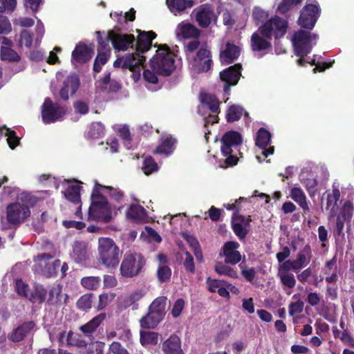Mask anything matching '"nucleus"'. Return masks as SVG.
Segmentation results:
<instances>
[{
    "label": "nucleus",
    "instance_id": "nucleus-1",
    "mask_svg": "<svg viewBox=\"0 0 354 354\" xmlns=\"http://www.w3.org/2000/svg\"><path fill=\"white\" fill-rule=\"evenodd\" d=\"M92 203L88 209V219L109 223L112 218V212L106 198L100 190L94 187L91 194Z\"/></svg>",
    "mask_w": 354,
    "mask_h": 354
},
{
    "label": "nucleus",
    "instance_id": "nucleus-2",
    "mask_svg": "<svg viewBox=\"0 0 354 354\" xmlns=\"http://www.w3.org/2000/svg\"><path fill=\"white\" fill-rule=\"evenodd\" d=\"M98 259L107 268H115L119 262L121 252L114 241L108 237L98 239Z\"/></svg>",
    "mask_w": 354,
    "mask_h": 354
},
{
    "label": "nucleus",
    "instance_id": "nucleus-3",
    "mask_svg": "<svg viewBox=\"0 0 354 354\" xmlns=\"http://www.w3.org/2000/svg\"><path fill=\"white\" fill-rule=\"evenodd\" d=\"M149 63L151 68L162 76L170 75L176 68L174 55L166 45L156 50V54Z\"/></svg>",
    "mask_w": 354,
    "mask_h": 354
},
{
    "label": "nucleus",
    "instance_id": "nucleus-4",
    "mask_svg": "<svg viewBox=\"0 0 354 354\" xmlns=\"http://www.w3.org/2000/svg\"><path fill=\"white\" fill-rule=\"evenodd\" d=\"M167 298L159 297L155 299L149 307L148 313L140 320L143 328H154L163 319L166 314Z\"/></svg>",
    "mask_w": 354,
    "mask_h": 354
},
{
    "label": "nucleus",
    "instance_id": "nucleus-5",
    "mask_svg": "<svg viewBox=\"0 0 354 354\" xmlns=\"http://www.w3.org/2000/svg\"><path fill=\"white\" fill-rule=\"evenodd\" d=\"M318 35L307 30H299L295 32L291 41L295 53L298 57H304L309 54L315 45Z\"/></svg>",
    "mask_w": 354,
    "mask_h": 354
},
{
    "label": "nucleus",
    "instance_id": "nucleus-6",
    "mask_svg": "<svg viewBox=\"0 0 354 354\" xmlns=\"http://www.w3.org/2000/svg\"><path fill=\"white\" fill-rule=\"evenodd\" d=\"M145 265V259L141 254L127 253L120 265V274L127 278L136 277L140 273Z\"/></svg>",
    "mask_w": 354,
    "mask_h": 354
},
{
    "label": "nucleus",
    "instance_id": "nucleus-7",
    "mask_svg": "<svg viewBox=\"0 0 354 354\" xmlns=\"http://www.w3.org/2000/svg\"><path fill=\"white\" fill-rule=\"evenodd\" d=\"M287 28L288 22L285 19L274 16L261 26L259 29L264 37L270 39L274 37L275 39H278L285 35Z\"/></svg>",
    "mask_w": 354,
    "mask_h": 354
},
{
    "label": "nucleus",
    "instance_id": "nucleus-8",
    "mask_svg": "<svg viewBox=\"0 0 354 354\" xmlns=\"http://www.w3.org/2000/svg\"><path fill=\"white\" fill-rule=\"evenodd\" d=\"M178 28L180 31L184 38H193L192 40L185 44V51L188 58L190 57V53H193L200 46V41L198 37L200 36V30L194 25L188 23H181Z\"/></svg>",
    "mask_w": 354,
    "mask_h": 354
},
{
    "label": "nucleus",
    "instance_id": "nucleus-9",
    "mask_svg": "<svg viewBox=\"0 0 354 354\" xmlns=\"http://www.w3.org/2000/svg\"><path fill=\"white\" fill-rule=\"evenodd\" d=\"M196 55H190L192 67L198 73L207 72L212 67V59L210 50L205 46H199Z\"/></svg>",
    "mask_w": 354,
    "mask_h": 354
},
{
    "label": "nucleus",
    "instance_id": "nucleus-10",
    "mask_svg": "<svg viewBox=\"0 0 354 354\" xmlns=\"http://www.w3.org/2000/svg\"><path fill=\"white\" fill-rule=\"evenodd\" d=\"M7 220L9 223L19 225L30 215L29 207L19 203L8 205L6 208Z\"/></svg>",
    "mask_w": 354,
    "mask_h": 354
},
{
    "label": "nucleus",
    "instance_id": "nucleus-11",
    "mask_svg": "<svg viewBox=\"0 0 354 354\" xmlns=\"http://www.w3.org/2000/svg\"><path fill=\"white\" fill-rule=\"evenodd\" d=\"M65 114V111L59 104L53 103L50 98H46L41 108L42 120L49 124L59 120Z\"/></svg>",
    "mask_w": 354,
    "mask_h": 354
},
{
    "label": "nucleus",
    "instance_id": "nucleus-12",
    "mask_svg": "<svg viewBox=\"0 0 354 354\" xmlns=\"http://www.w3.org/2000/svg\"><path fill=\"white\" fill-rule=\"evenodd\" d=\"M319 17V9L316 5L308 3L301 11L298 23L304 28L311 30Z\"/></svg>",
    "mask_w": 354,
    "mask_h": 354
},
{
    "label": "nucleus",
    "instance_id": "nucleus-13",
    "mask_svg": "<svg viewBox=\"0 0 354 354\" xmlns=\"http://www.w3.org/2000/svg\"><path fill=\"white\" fill-rule=\"evenodd\" d=\"M107 39L110 40L113 48L117 50H127L129 48H133L136 41L133 35L121 34L109 30L107 32Z\"/></svg>",
    "mask_w": 354,
    "mask_h": 354
},
{
    "label": "nucleus",
    "instance_id": "nucleus-14",
    "mask_svg": "<svg viewBox=\"0 0 354 354\" xmlns=\"http://www.w3.org/2000/svg\"><path fill=\"white\" fill-rule=\"evenodd\" d=\"M146 61L145 57L136 56L133 54H127L124 57L118 58L113 64L114 67H122L128 68L131 71L136 72L140 66H144Z\"/></svg>",
    "mask_w": 354,
    "mask_h": 354
},
{
    "label": "nucleus",
    "instance_id": "nucleus-15",
    "mask_svg": "<svg viewBox=\"0 0 354 354\" xmlns=\"http://www.w3.org/2000/svg\"><path fill=\"white\" fill-rule=\"evenodd\" d=\"M241 66L235 64L230 66L220 73L221 80L225 83L224 85V92L228 93L230 86H234L237 84L241 76Z\"/></svg>",
    "mask_w": 354,
    "mask_h": 354
},
{
    "label": "nucleus",
    "instance_id": "nucleus-16",
    "mask_svg": "<svg viewBox=\"0 0 354 354\" xmlns=\"http://www.w3.org/2000/svg\"><path fill=\"white\" fill-rule=\"evenodd\" d=\"M239 246V243L234 241H229L224 244L219 254L225 257V263L235 265L241 260V255L237 250Z\"/></svg>",
    "mask_w": 354,
    "mask_h": 354
},
{
    "label": "nucleus",
    "instance_id": "nucleus-17",
    "mask_svg": "<svg viewBox=\"0 0 354 354\" xmlns=\"http://www.w3.org/2000/svg\"><path fill=\"white\" fill-rule=\"evenodd\" d=\"M242 138L240 133L236 131L226 132L221 138V151L224 156L232 153V147L241 144Z\"/></svg>",
    "mask_w": 354,
    "mask_h": 354
},
{
    "label": "nucleus",
    "instance_id": "nucleus-18",
    "mask_svg": "<svg viewBox=\"0 0 354 354\" xmlns=\"http://www.w3.org/2000/svg\"><path fill=\"white\" fill-rule=\"evenodd\" d=\"M156 35L153 32H140L137 40H136V52L133 53L136 56L144 57L141 53L147 52L151 48L152 40Z\"/></svg>",
    "mask_w": 354,
    "mask_h": 354
},
{
    "label": "nucleus",
    "instance_id": "nucleus-19",
    "mask_svg": "<svg viewBox=\"0 0 354 354\" xmlns=\"http://www.w3.org/2000/svg\"><path fill=\"white\" fill-rule=\"evenodd\" d=\"M93 54V50L84 44H77L72 52L71 62L73 64H84L88 62Z\"/></svg>",
    "mask_w": 354,
    "mask_h": 354
},
{
    "label": "nucleus",
    "instance_id": "nucleus-20",
    "mask_svg": "<svg viewBox=\"0 0 354 354\" xmlns=\"http://www.w3.org/2000/svg\"><path fill=\"white\" fill-rule=\"evenodd\" d=\"M35 327L33 321H28L19 325L8 335V338L13 342L22 341Z\"/></svg>",
    "mask_w": 354,
    "mask_h": 354
},
{
    "label": "nucleus",
    "instance_id": "nucleus-21",
    "mask_svg": "<svg viewBox=\"0 0 354 354\" xmlns=\"http://www.w3.org/2000/svg\"><path fill=\"white\" fill-rule=\"evenodd\" d=\"M80 86V80L77 75H72L65 80L64 86L61 88L59 94L62 99L67 100L69 98L68 93L73 95Z\"/></svg>",
    "mask_w": 354,
    "mask_h": 354
},
{
    "label": "nucleus",
    "instance_id": "nucleus-22",
    "mask_svg": "<svg viewBox=\"0 0 354 354\" xmlns=\"http://www.w3.org/2000/svg\"><path fill=\"white\" fill-rule=\"evenodd\" d=\"M270 133L264 128H261L258 131L256 138V145L261 149H264L263 154L265 157H268V155L272 154L274 152L273 147H270L268 149H266L267 146L270 144Z\"/></svg>",
    "mask_w": 354,
    "mask_h": 354
},
{
    "label": "nucleus",
    "instance_id": "nucleus-23",
    "mask_svg": "<svg viewBox=\"0 0 354 354\" xmlns=\"http://www.w3.org/2000/svg\"><path fill=\"white\" fill-rule=\"evenodd\" d=\"M66 302L68 295L62 293V288L59 284L54 285L48 290V298L46 302L49 305L59 306Z\"/></svg>",
    "mask_w": 354,
    "mask_h": 354
},
{
    "label": "nucleus",
    "instance_id": "nucleus-24",
    "mask_svg": "<svg viewBox=\"0 0 354 354\" xmlns=\"http://www.w3.org/2000/svg\"><path fill=\"white\" fill-rule=\"evenodd\" d=\"M216 18L213 9L209 5L202 6L196 15V21L202 28L208 27L212 21Z\"/></svg>",
    "mask_w": 354,
    "mask_h": 354
},
{
    "label": "nucleus",
    "instance_id": "nucleus-25",
    "mask_svg": "<svg viewBox=\"0 0 354 354\" xmlns=\"http://www.w3.org/2000/svg\"><path fill=\"white\" fill-rule=\"evenodd\" d=\"M106 314L100 313L94 317L86 324L80 326L79 330L87 337H93V333L100 326L102 322L105 319Z\"/></svg>",
    "mask_w": 354,
    "mask_h": 354
},
{
    "label": "nucleus",
    "instance_id": "nucleus-26",
    "mask_svg": "<svg viewBox=\"0 0 354 354\" xmlns=\"http://www.w3.org/2000/svg\"><path fill=\"white\" fill-rule=\"evenodd\" d=\"M250 219L243 216H236L232 218V228L235 234L240 239H243L248 234L247 227L249 226Z\"/></svg>",
    "mask_w": 354,
    "mask_h": 354
},
{
    "label": "nucleus",
    "instance_id": "nucleus-27",
    "mask_svg": "<svg viewBox=\"0 0 354 354\" xmlns=\"http://www.w3.org/2000/svg\"><path fill=\"white\" fill-rule=\"evenodd\" d=\"M71 257L77 263L84 262L88 257L87 243L84 241H75L73 245Z\"/></svg>",
    "mask_w": 354,
    "mask_h": 354
},
{
    "label": "nucleus",
    "instance_id": "nucleus-28",
    "mask_svg": "<svg viewBox=\"0 0 354 354\" xmlns=\"http://www.w3.org/2000/svg\"><path fill=\"white\" fill-rule=\"evenodd\" d=\"M270 38L264 37L260 29L253 33L251 37V47L254 51H261L271 47Z\"/></svg>",
    "mask_w": 354,
    "mask_h": 354
},
{
    "label": "nucleus",
    "instance_id": "nucleus-29",
    "mask_svg": "<svg viewBox=\"0 0 354 354\" xmlns=\"http://www.w3.org/2000/svg\"><path fill=\"white\" fill-rule=\"evenodd\" d=\"M162 349L165 354H183L180 338L176 335L163 342Z\"/></svg>",
    "mask_w": 354,
    "mask_h": 354
},
{
    "label": "nucleus",
    "instance_id": "nucleus-30",
    "mask_svg": "<svg viewBox=\"0 0 354 354\" xmlns=\"http://www.w3.org/2000/svg\"><path fill=\"white\" fill-rule=\"evenodd\" d=\"M200 101L202 108H207L212 113H218L220 112V102L218 99L211 93H201L200 95Z\"/></svg>",
    "mask_w": 354,
    "mask_h": 354
},
{
    "label": "nucleus",
    "instance_id": "nucleus-31",
    "mask_svg": "<svg viewBox=\"0 0 354 354\" xmlns=\"http://www.w3.org/2000/svg\"><path fill=\"white\" fill-rule=\"evenodd\" d=\"M240 54V49L238 46L227 43L225 48L221 52L220 59L222 63L230 64L236 60Z\"/></svg>",
    "mask_w": 354,
    "mask_h": 354
},
{
    "label": "nucleus",
    "instance_id": "nucleus-32",
    "mask_svg": "<svg viewBox=\"0 0 354 354\" xmlns=\"http://www.w3.org/2000/svg\"><path fill=\"white\" fill-rule=\"evenodd\" d=\"M176 140L171 136L162 137L160 144L155 150L156 153L170 155L175 149Z\"/></svg>",
    "mask_w": 354,
    "mask_h": 354
},
{
    "label": "nucleus",
    "instance_id": "nucleus-33",
    "mask_svg": "<svg viewBox=\"0 0 354 354\" xmlns=\"http://www.w3.org/2000/svg\"><path fill=\"white\" fill-rule=\"evenodd\" d=\"M340 198V192L337 188H333L332 193L327 196L326 209L330 210V216L334 217L338 210L337 201Z\"/></svg>",
    "mask_w": 354,
    "mask_h": 354
},
{
    "label": "nucleus",
    "instance_id": "nucleus-34",
    "mask_svg": "<svg viewBox=\"0 0 354 354\" xmlns=\"http://www.w3.org/2000/svg\"><path fill=\"white\" fill-rule=\"evenodd\" d=\"M146 294V291L145 290H136L127 295L124 299V307H130L133 306V309L136 310L138 308V304L137 302L140 301Z\"/></svg>",
    "mask_w": 354,
    "mask_h": 354
},
{
    "label": "nucleus",
    "instance_id": "nucleus-35",
    "mask_svg": "<svg viewBox=\"0 0 354 354\" xmlns=\"http://www.w3.org/2000/svg\"><path fill=\"white\" fill-rule=\"evenodd\" d=\"M291 198L303 209L304 213L309 211L304 192L299 187H294L290 192Z\"/></svg>",
    "mask_w": 354,
    "mask_h": 354
},
{
    "label": "nucleus",
    "instance_id": "nucleus-36",
    "mask_svg": "<svg viewBox=\"0 0 354 354\" xmlns=\"http://www.w3.org/2000/svg\"><path fill=\"white\" fill-rule=\"evenodd\" d=\"M80 186L77 184H73L68 187V188L63 192L65 198L73 202L75 204L80 203Z\"/></svg>",
    "mask_w": 354,
    "mask_h": 354
},
{
    "label": "nucleus",
    "instance_id": "nucleus-37",
    "mask_svg": "<svg viewBox=\"0 0 354 354\" xmlns=\"http://www.w3.org/2000/svg\"><path fill=\"white\" fill-rule=\"evenodd\" d=\"M66 344L78 348H86L88 343L82 338L81 335L75 333L72 330H70L67 333Z\"/></svg>",
    "mask_w": 354,
    "mask_h": 354
},
{
    "label": "nucleus",
    "instance_id": "nucleus-38",
    "mask_svg": "<svg viewBox=\"0 0 354 354\" xmlns=\"http://www.w3.org/2000/svg\"><path fill=\"white\" fill-rule=\"evenodd\" d=\"M167 4L171 11H183L194 5L192 0H167Z\"/></svg>",
    "mask_w": 354,
    "mask_h": 354
},
{
    "label": "nucleus",
    "instance_id": "nucleus-39",
    "mask_svg": "<svg viewBox=\"0 0 354 354\" xmlns=\"http://www.w3.org/2000/svg\"><path fill=\"white\" fill-rule=\"evenodd\" d=\"M1 59L3 61L9 62H19L21 60V57L19 54L8 46L1 47Z\"/></svg>",
    "mask_w": 354,
    "mask_h": 354
},
{
    "label": "nucleus",
    "instance_id": "nucleus-40",
    "mask_svg": "<svg viewBox=\"0 0 354 354\" xmlns=\"http://www.w3.org/2000/svg\"><path fill=\"white\" fill-rule=\"evenodd\" d=\"M214 270L219 275H225L234 279L238 278L237 272L223 262H216Z\"/></svg>",
    "mask_w": 354,
    "mask_h": 354
},
{
    "label": "nucleus",
    "instance_id": "nucleus-41",
    "mask_svg": "<svg viewBox=\"0 0 354 354\" xmlns=\"http://www.w3.org/2000/svg\"><path fill=\"white\" fill-rule=\"evenodd\" d=\"M244 113V109L242 106L232 104L231 105L227 112L226 118L228 122H234L241 119Z\"/></svg>",
    "mask_w": 354,
    "mask_h": 354
},
{
    "label": "nucleus",
    "instance_id": "nucleus-42",
    "mask_svg": "<svg viewBox=\"0 0 354 354\" xmlns=\"http://www.w3.org/2000/svg\"><path fill=\"white\" fill-rule=\"evenodd\" d=\"M140 342L143 346L155 345L158 341V334L152 331H140Z\"/></svg>",
    "mask_w": 354,
    "mask_h": 354
},
{
    "label": "nucleus",
    "instance_id": "nucleus-43",
    "mask_svg": "<svg viewBox=\"0 0 354 354\" xmlns=\"http://www.w3.org/2000/svg\"><path fill=\"white\" fill-rule=\"evenodd\" d=\"M277 276L285 287L288 288H293L295 286L296 279L293 274L279 270Z\"/></svg>",
    "mask_w": 354,
    "mask_h": 354
},
{
    "label": "nucleus",
    "instance_id": "nucleus-44",
    "mask_svg": "<svg viewBox=\"0 0 354 354\" xmlns=\"http://www.w3.org/2000/svg\"><path fill=\"white\" fill-rule=\"evenodd\" d=\"M98 50V55L95 57L93 64V71L96 73H99L101 71L102 66L106 63L110 55V49L102 53L100 52L99 49Z\"/></svg>",
    "mask_w": 354,
    "mask_h": 354
},
{
    "label": "nucleus",
    "instance_id": "nucleus-45",
    "mask_svg": "<svg viewBox=\"0 0 354 354\" xmlns=\"http://www.w3.org/2000/svg\"><path fill=\"white\" fill-rule=\"evenodd\" d=\"M127 214L135 220H142L146 216V211L143 207L139 205H132L129 207Z\"/></svg>",
    "mask_w": 354,
    "mask_h": 354
},
{
    "label": "nucleus",
    "instance_id": "nucleus-46",
    "mask_svg": "<svg viewBox=\"0 0 354 354\" xmlns=\"http://www.w3.org/2000/svg\"><path fill=\"white\" fill-rule=\"evenodd\" d=\"M48 292L42 286H37L35 288V294L30 293L29 300L32 302H38L39 304L46 301Z\"/></svg>",
    "mask_w": 354,
    "mask_h": 354
},
{
    "label": "nucleus",
    "instance_id": "nucleus-47",
    "mask_svg": "<svg viewBox=\"0 0 354 354\" xmlns=\"http://www.w3.org/2000/svg\"><path fill=\"white\" fill-rule=\"evenodd\" d=\"M95 187L98 188L100 190L102 189L104 192L108 193L112 198L118 202L120 201L123 198V193L120 190L114 189L112 187L102 186L95 183Z\"/></svg>",
    "mask_w": 354,
    "mask_h": 354
},
{
    "label": "nucleus",
    "instance_id": "nucleus-48",
    "mask_svg": "<svg viewBox=\"0 0 354 354\" xmlns=\"http://www.w3.org/2000/svg\"><path fill=\"white\" fill-rule=\"evenodd\" d=\"M101 279L99 277H86L81 280V284L88 290H95L100 285Z\"/></svg>",
    "mask_w": 354,
    "mask_h": 354
},
{
    "label": "nucleus",
    "instance_id": "nucleus-49",
    "mask_svg": "<svg viewBox=\"0 0 354 354\" xmlns=\"http://www.w3.org/2000/svg\"><path fill=\"white\" fill-rule=\"evenodd\" d=\"M93 294L88 293L80 297L76 303L77 308L81 310L91 308L93 303Z\"/></svg>",
    "mask_w": 354,
    "mask_h": 354
},
{
    "label": "nucleus",
    "instance_id": "nucleus-50",
    "mask_svg": "<svg viewBox=\"0 0 354 354\" xmlns=\"http://www.w3.org/2000/svg\"><path fill=\"white\" fill-rule=\"evenodd\" d=\"M171 276V269L165 265H161L157 270L158 279L160 283L167 282Z\"/></svg>",
    "mask_w": 354,
    "mask_h": 354
},
{
    "label": "nucleus",
    "instance_id": "nucleus-51",
    "mask_svg": "<svg viewBox=\"0 0 354 354\" xmlns=\"http://www.w3.org/2000/svg\"><path fill=\"white\" fill-rule=\"evenodd\" d=\"M310 256V248L308 245H306L304 249L298 254L297 260L301 264V266L305 267L309 263Z\"/></svg>",
    "mask_w": 354,
    "mask_h": 354
},
{
    "label": "nucleus",
    "instance_id": "nucleus-52",
    "mask_svg": "<svg viewBox=\"0 0 354 354\" xmlns=\"http://www.w3.org/2000/svg\"><path fill=\"white\" fill-rule=\"evenodd\" d=\"M303 0H282L278 6L277 11L281 14H285L293 6L300 3Z\"/></svg>",
    "mask_w": 354,
    "mask_h": 354
},
{
    "label": "nucleus",
    "instance_id": "nucleus-53",
    "mask_svg": "<svg viewBox=\"0 0 354 354\" xmlns=\"http://www.w3.org/2000/svg\"><path fill=\"white\" fill-rule=\"evenodd\" d=\"M335 337H339L342 342L348 346L354 347V338L347 331L340 332L338 330H333Z\"/></svg>",
    "mask_w": 354,
    "mask_h": 354
},
{
    "label": "nucleus",
    "instance_id": "nucleus-54",
    "mask_svg": "<svg viewBox=\"0 0 354 354\" xmlns=\"http://www.w3.org/2000/svg\"><path fill=\"white\" fill-rule=\"evenodd\" d=\"M142 169L146 175H149L157 171L158 165L151 157H148L144 160Z\"/></svg>",
    "mask_w": 354,
    "mask_h": 354
},
{
    "label": "nucleus",
    "instance_id": "nucleus-55",
    "mask_svg": "<svg viewBox=\"0 0 354 354\" xmlns=\"http://www.w3.org/2000/svg\"><path fill=\"white\" fill-rule=\"evenodd\" d=\"M4 136L7 138V142L11 149H15L19 143V138L16 136L14 131L9 129H5Z\"/></svg>",
    "mask_w": 354,
    "mask_h": 354
},
{
    "label": "nucleus",
    "instance_id": "nucleus-56",
    "mask_svg": "<svg viewBox=\"0 0 354 354\" xmlns=\"http://www.w3.org/2000/svg\"><path fill=\"white\" fill-rule=\"evenodd\" d=\"M118 133L120 138L124 140V146L127 149L131 147V136L129 128L127 126L121 127L118 129Z\"/></svg>",
    "mask_w": 354,
    "mask_h": 354
},
{
    "label": "nucleus",
    "instance_id": "nucleus-57",
    "mask_svg": "<svg viewBox=\"0 0 354 354\" xmlns=\"http://www.w3.org/2000/svg\"><path fill=\"white\" fill-rule=\"evenodd\" d=\"M16 290L18 295L29 299L30 293L29 292V287L24 283L22 280L17 279L16 281Z\"/></svg>",
    "mask_w": 354,
    "mask_h": 354
},
{
    "label": "nucleus",
    "instance_id": "nucleus-58",
    "mask_svg": "<svg viewBox=\"0 0 354 354\" xmlns=\"http://www.w3.org/2000/svg\"><path fill=\"white\" fill-rule=\"evenodd\" d=\"M104 133V127L100 122L93 123L88 131V136L92 138H97Z\"/></svg>",
    "mask_w": 354,
    "mask_h": 354
},
{
    "label": "nucleus",
    "instance_id": "nucleus-59",
    "mask_svg": "<svg viewBox=\"0 0 354 354\" xmlns=\"http://www.w3.org/2000/svg\"><path fill=\"white\" fill-rule=\"evenodd\" d=\"M32 44V35L27 30H24L20 34L19 45H24L27 48H30Z\"/></svg>",
    "mask_w": 354,
    "mask_h": 354
},
{
    "label": "nucleus",
    "instance_id": "nucleus-60",
    "mask_svg": "<svg viewBox=\"0 0 354 354\" xmlns=\"http://www.w3.org/2000/svg\"><path fill=\"white\" fill-rule=\"evenodd\" d=\"M304 304L301 300H298L296 302H292L289 304L288 311L291 316L298 315L303 311Z\"/></svg>",
    "mask_w": 354,
    "mask_h": 354
},
{
    "label": "nucleus",
    "instance_id": "nucleus-61",
    "mask_svg": "<svg viewBox=\"0 0 354 354\" xmlns=\"http://www.w3.org/2000/svg\"><path fill=\"white\" fill-rule=\"evenodd\" d=\"M252 17L257 24L263 22L268 17V14L265 10L259 7H256L253 10Z\"/></svg>",
    "mask_w": 354,
    "mask_h": 354
},
{
    "label": "nucleus",
    "instance_id": "nucleus-62",
    "mask_svg": "<svg viewBox=\"0 0 354 354\" xmlns=\"http://www.w3.org/2000/svg\"><path fill=\"white\" fill-rule=\"evenodd\" d=\"M225 283H226L225 281L212 279L210 278H208L207 279V284L208 286V290L212 292H217L218 288H220L222 286H225Z\"/></svg>",
    "mask_w": 354,
    "mask_h": 354
},
{
    "label": "nucleus",
    "instance_id": "nucleus-63",
    "mask_svg": "<svg viewBox=\"0 0 354 354\" xmlns=\"http://www.w3.org/2000/svg\"><path fill=\"white\" fill-rule=\"evenodd\" d=\"M107 354H129L128 351L118 342H113Z\"/></svg>",
    "mask_w": 354,
    "mask_h": 354
},
{
    "label": "nucleus",
    "instance_id": "nucleus-64",
    "mask_svg": "<svg viewBox=\"0 0 354 354\" xmlns=\"http://www.w3.org/2000/svg\"><path fill=\"white\" fill-rule=\"evenodd\" d=\"M353 212V205L351 201H346L343 205L341 216L344 220H348L351 218Z\"/></svg>",
    "mask_w": 354,
    "mask_h": 354
}]
</instances>
